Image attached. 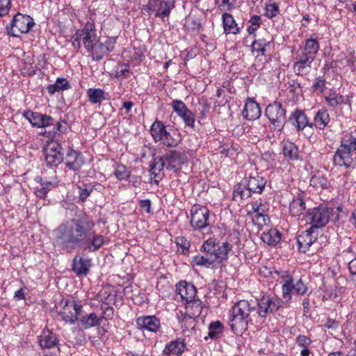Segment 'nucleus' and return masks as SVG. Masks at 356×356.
I'll list each match as a JSON object with an SVG mask.
<instances>
[{
  "mask_svg": "<svg viewBox=\"0 0 356 356\" xmlns=\"http://www.w3.org/2000/svg\"><path fill=\"white\" fill-rule=\"evenodd\" d=\"M95 226L89 215L84 212L76 214L55 229L56 241L67 252H72L79 247L89 252H97L106 241L104 236L95 233Z\"/></svg>",
  "mask_w": 356,
  "mask_h": 356,
  "instance_id": "f257e3e1",
  "label": "nucleus"
},
{
  "mask_svg": "<svg viewBox=\"0 0 356 356\" xmlns=\"http://www.w3.org/2000/svg\"><path fill=\"white\" fill-rule=\"evenodd\" d=\"M356 151V130L347 134L334 155V163L339 166L348 168L353 163V155Z\"/></svg>",
  "mask_w": 356,
  "mask_h": 356,
  "instance_id": "f03ea898",
  "label": "nucleus"
},
{
  "mask_svg": "<svg viewBox=\"0 0 356 356\" xmlns=\"http://www.w3.org/2000/svg\"><path fill=\"white\" fill-rule=\"evenodd\" d=\"M266 184V180L261 176L245 177L238 187L234 190V196H240L241 199L249 198L252 194H261Z\"/></svg>",
  "mask_w": 356,
  "mask_h": 356,
  "instance_id": "7ed1b4c3",
  "label": "nucleus"
},
{
  "mask_svg": "<svg viewBox=\"0 0 356 356\" xmlns=\"http://www.w3.org/2000/svg\"><path fill=\"white\" fill-rule=\"evenodd\" d=\"M232 248L233 245L227 241L216 243L213 239L209 238L204 241L200 247V252L211 254L216 263L218 264L227 260Z\"/></svg>",
  "mask_w": 356,
  "mask_h": 356,
  "instance_id": "20e7f679",
  "label": "nucleus"
},
{
  "mask_svg": "<svg viewBox=\"0 0 356 356\" xmlns=\"http://www.w3.org/2000/svg\"><path fill=\"white\" fill-rule=\"evenodd\" d=\"M150 132L156 142H161L167 147H176L179 141V137L175 130L167 129V127L159 120H156L151 126Z\"/></svg>",
  "mask_w": 356,
  "mask_h": 356,
  "instance_id": "39448f33",
  "label": "nucleus"
},
{
  "mask_svg": "<svg viewBox=\"0 0 356 356\" xmlns=\"http://www.w3.org/2000/svg\"><path fill=\"white\" fill-rule=\"evenodd\" d=\"M72 40V46L77 49L81 48V42L86 49L93 45L99 40L95 23L88 22L83 29L76 31Z\"/></svg>",
  "mask_w": 356,
  "mask_h": 356,
  "instance_id": "423d86ee",
  "label": "nucleus"
},
{
  "mask_svg": "<svg viewBox=\"0 0 356 356\" xmlns=\"http://www.w3.org/2000/svg\"><path fill=\"white\" fill-rule=\"evenodd\" d=\"M202 310V301L200 299H193L186 303L185 312L179 311L177 317L181 327L186 329L193 328L195 326V318L198 317Z\"/></svg>",
  "mask_w": 356,
  "mask_h": 356,
  "instance_id": "0eeeda50",
  "label": "nucleus"
},
{
  "mask_svg": "<svg viewBox=\"0 0 356 356\" xmlns=\"http://www.w3.org/2000/svg\"><path fill=\"white\" fill-rule=\"evenodd\" d=\"M35 23L29 15L17 13L10 24L6 26L8 35L19 37L21 34L27 33L34 26Z\"/></svg>",
  "mask_w": 356,
  "mask_h": 356,
  "instance_id": "6e6552de",
  "label": "nucleus"
},
{
  "mask_svg": "<svg viewBox=\"0 0 356 356\" xmlns=\"http://www.w3.org/2000/svg\"><path fill=\"white\" fill-rule=\"evenodd\" d=\"M60 309L58 312L61 318L67 323L74 324L79 320L82 313V305L75 299H63L60 302Z\"/></svg>",
  "mask_w": 356,
  "mask_h": 356,
  "instance_id": "1a4fd4ad",
  "label": "nucleus"
},
{
  "mask_svg": "<svg viewBox=\"0 0 356 356\" xmlns=\"http://www.w3.org/2000/svg\"><path fill=\"white\" fill-rule=\"evenodd\" d=\"M265 115L273 126L274 130L280 132L286 122V109L282 104L275 101L268 104L265 110Z\"/></svg>",
  "mask_w": 356,
  "mask_h": 356,
  "instance_id": "9d476101",
  "label": "nucleus"
},
{
  "mask_svg": "<svg viewBox=\"0 0 356 356\" xmlns=\"http://www.w3.org/2000/svg\"><path fill=\"white\" fill-rule=\"evenodd\" d=\"M332 210L325 207H318L309 209L305 214L307 223L312 228L316 229L324 227L329 222Z\"/></svg>",
  "mask_w": 356,
  "mask_h": 356,
  "instance_id": "9b49d317",
  "label": "nucleus"
},
{
  "mask_svg": "<svg viewBox=\"0 0 356 356\" xmlns=\"http://www.w3.org/2000/svg\"><path fill=\"white\" fill-rule=\"evenodd\" d=\"M116 40L113 38H108L104 40L99 39L93 45L86 49L87 53L93 60H100L104 56L114 49Z\"/></svg>",
  "mask_w": 356,
  "mask_h": 356,
  "instance_id": "f8f14e48",
  "label": "nucleus"
},
{
  "mask_svg": "<svg viewBox=\"0 0 356 356\" xmlns=\"http://www.w3.org/2000/svg\"><path fill=\"white\" fill-rule=\"evenodd\" d=\"M209 210L199 204L193 205L191 209V225L195 229L202 230L209 225Z\"/></svg>",
  "mask_w": 356,
  "mask_h": 356,
  "instance_id": "ddd939ff",
  "label": "nucleus"
},
{
  "mask_svg": "<svg viewBox=\"0 0 356 356\" xmlns=\"http://www.w3.org/2000/svg\"><path fill=\"white\" fill-rule=\"evenodd\" d=\"M283 301L277 297L263 296L256 304L258 307L257 313L261 317L265 318L268 314L277 312L282 306Z\"/></svg>",
  "mask_w": 356,
  "mask_h": 356,
  "instance_id": "4468645a",
  "label": "nucleus"
},
{
  "mask_svg": "<svg viewBox=\"0 0 356 356\" xmlns=\"http://www.w3.org/2000/svg\"><path fill=\"white\" fill-rule=\"evenodd\" d=\"M167 164V170L177 172L181 169L184 164L187 163L188 159L184 152L170 150L164 155Z\"/></svg>",
  "mask_w": 356,
  "mask_h": 356,
  "instance_id": "2eb2a0df",
  "label": "nucleus"
},
{
  "mask_svg": "<svg viewBox=\"0 0 356 356\" xmlns=\"http://www.w3.org/2000/svg\"><path fill=\"white\" fill-rule=\"evenodd\" d=\"M62 147L57 142L49 143L44 149L45 161L48 165L56 167L63 161Z\"/></svg>",
  "mask_w": 356,
  "mask_h": 356,
  "instance_id": "dca6fc26",
  "label": "nucleus"
},
{
  "mask_svg": "<svg viewBox=\"0 0 356 356\" xmlns=\"http://www.w3.org/2000/svg\"><path fill=\"white\" fill-rule=\"evenodd\" d=\"M315 58L306 53L298 50L295 57L293 70L298 75L307 74L312 68V63Z\"/></svg>",
  "mask_w": 356,
  "mask_h": 356,
  "instance_id": "f3484780",
  "label": "nucleus"
},
{
  "mask_svg": "<svg viewBox=\"0 0 356 356\" xmlns=\"http://www.w3.org/2000/svg\"><path fill=\"white\" fill-rule=\"evenodd\" d=\"M149 10L155 12V17L164 18L168 17L171 10L175 8L172 1L152 0L148 3Z\"/></svg>",
  "mask_w": 356,
  "mask_h": 356,
  "instance_id": "a211bd4d",
  "label": "nucleus"
},
{
  "mask_svg": "<svg viewBox=\"0 0 356 356\" xmlns=\"http://www.w3.org/2000/svg\"><path fill=\"white\" fill-rule=\"evenodd\" d=\"M136 327L141 330L156 333L161 327V321L154 315L142 316L136 319Z\"/></svg>",
  "mask_w": 356,
  "mask_h": 356,
  "instance_id": "6ab92c4d",
  "label": "nucleus"
},
{
  "mask_svg": "<svg viewBox=\"0 0 356 356\" xmlns=\"http://www.w3.org/2000/svg\"><path fill=\"white\" fill-rule=\"evenodd\" d=\"M231 310L250 322L251 314L256 312V304L254 301L241 300L232 306Z\"/></svg>",
  "mask_w": 356,
  "mask_h": 356,
  "instance_id": "aec40b11",
  "label": "nucleus"
},
{
  "mask_svg": "<svg viewBox=\"0 0 356 356\" xmlns=\"http://www.w3.org/2000/svg\"><path fill=\"white\" fill-rule=\"evenodd\" d=\"M172 107L177 115L184 121L186 126L193 127L195 124L194 114L186 107V104L180 100H173Z\"/></svg>",
  "mask_w": 356,
  "mask_h": 356,
  "instance_id": "412c9836",
  "label": "nucleus"
},
{
  "mask_svg": "<svg viewBox=\"0 0 356 356\" xmlns=\"http://www.w3.org/2000/svg\"><path fill=\"white\" fill-rule=\"evenodd\" d=\"M24 117L33 126L37 127H49L52 124V118L40 113L26 111Z\"/></svg>",
  "mask_w": 356,
  "mask_h": 356,
  "instance_id": "4be33fe9",
  "label": "nucleus"
},
{
  "mask_svg": "<svg viewBox=\"0 0 356 356\" xmlns=\"http://www.w3.org/2000/svg\"><path fill=\"white\" fill-rule=\"evenodd\" d=\"M317 239V234L312 227L302 232L297 237L299 250L302 252H306L309 248Z\"/></svg>",
  "mask_w": 356,
  "mask_h": 356,
  "instance_id": "5701e85b",
  "label": "nucleus"
},
{
  "mask_svg": "<svg viewBox=\"0 0 356 356\" xmlns=\"http://www.w3.org/2000/svg\"><path fill=\"white\" fill-rule=\"evenodd\" d=\"M38 341L41 349H51L58 345V338L54 332L49 329H44L38 337Z\"/></svg>",
  "mask_w": 356,
  "mask_h": 356,
  "instance_id": "b1692460",
  "label": "nucleus"
},
{
  "mask_svg": "<svg viewBox=\"0 0 356 356\" xmlns=\"http://www.w3.org/2000/svg\"><path fill=\"white\" fill-rule=\"evenodd\" d=\"M248 320H245L240 316H238L232 310L229 312V325L231 330L236 334H242L248 327Z\"/></svg>",
  "mask_w": 356,
  "mask_h": 356,
  "instance_id": "393cba45",
  "label": "nucleus"
},
{
  "mask_svg": "<svg viewBox=\"0 0 356 356\" xmlns=\"http://www.w3.org/2000/svg\"><path fill=\"white\" fill-rule=\"evenodd\" d=\"M63 162L70 170L73 171H79L84 163L80 154L72 148H68L66 156L63 158Z\"/></svg>",
  "mask_w": 356,
  "mask_h": 356,
  "instance_id": "a878e982",
  "label": "nucleus"
},
{
  "mask_svg": "<svg viewBox=\"0 0 356 356\" xmlns=\"http://www.w3.org/2000/svg\"><path fill=\"white\" fill-rule=\"evenodd\" d=\"M176 293L177 295H179L181 300L186 303L195 299L196 289L191 283L182 281L176 285Z\"/></svg>",
  "mask_w": 356,
  "mask_h": 356,
  "instance_id": "bb28decb",
  "label": "nucleus"
},
{
  "mask_svg": "<svg viewBox=\"0 0 356 356\" xmlns=\"http://www.w3.org/2000/svg\"><path fill=\"white\" fill-rule=\"evenodd\" d=\"M90 266V259H86L76 255L72 261V270L77 276L86 275L89 272Z\"/></svg>",
  "mask_w": 356,
  "mask_h": 356,
  "instance_id": "cd10ccee",
  "label": "nucleus"
},
{
  "mask_svg": "<svg viewBox=\"0 0 356 356\" xmlns=\"http://www.w3.org/2000/svg\"><path fill=\"white\" fill-rule=\"evenodd\" d=\"M186 347L184 339H178L168 343L164 349L163 355L168 356H181Z\"/></svg>",
  "mask_w": 356,
  "mask_h": 356,
  "instance_id": "c85d7f7f",
  "label": "nucleus"
},
{
  "mask_svg": "<svg viewBox=\"0 0 356 356\" xmlns=\"http://www.w3.org/2000/svg\"><path fill=\"white\" fill-rule=\"evenodd\" d=\"M289 121L298 131L303 130L307 126L313 127V123L309 121L305 113L298 110L292 113L289 117Z\"/></svg>",
  "mask_w": 356,
  "mask_h": 356,
  "instance_id": "c756f323",
  "label": "nucleus"
},
{
  "mask_svg": "<svg viewBox=\"0 0 356 356\" xmlns=\"http://www.w3.org/2000/svg\"><path fill=\"white\" fill-rule=\"evenodd\" d=\"M244 118L248 120H254L261 116L259 105L254 101L248 99L242 112Z\"/></svg>",
  "mask_w": 356,
  "mask_h": 356,
  "instance_id": "7c9ffc66",
  "label": "nucleus"
},
{
  "mask_svg": "<svg viewBox=\"0 0 356 356\" xmlns=\"http://www.w3.org/2000/svg\"><path fill=\"white\" fill-rule=\"evenodd\" d=\"M282 284V297L286 301H289L291 299V292L293 289V280L292 276L288 273L284 272L281 276Z\"/></svg>",
  "mask_w": 356,
  "mask_h": 356,
  "instance_id": "2f4dec72",
  "label": "nucleus"
},
{
  "mask_svg": "<svg viewBox=\"0 0 356 356\" xmlns=\"http://www.w3.org/2000/svg\"><path fill=\"white\" fill-rule=\"evenodd\" d=\"M216 263L214 261L211 254H205L202 255L197 254L192 258L191 265L193 266H201L205 268H213L216 266Z\"/></svg>",
  "mask_w": 356,
  "mask_h": 356,
  "instance_id": "473e14b6",
  "label": "nucleus"
},
{
  "mask_svg": "<svg viewBox=\"0 0 356 356\" xmlns=\"http://www.w3.org/2000/svg\"><path fill=\"white\" fill-rule=\"evenodd\" d=\"M223 29L225 34H238L240 29L233 17V16L227 13H225L222 16Z\"/></svg>",
  "mask_w": 356,
  "mask_h": 356,
  "instance_id": "72a5a7b5",
  "label": "nucleus"
},
{
  "mask_svg": "<svg viewBox=\"0 0 356 356\" xmlns=\"http://www.w3.org/2000/svg\"><path fill=\"white\" fill-rule=\"evenodd\" d=\"M282 234L276 229L264 231L261 236L262 241L268 245L275 246L281 241Z\"/></svg>",
  "mask_w": 356,
  "mask_h": 356,
  "instance_id": "f704fd0d",
  "label": "nucleus"
},
{
  "mask_svg": "<svg viewBox=\"0 0 356 356\" xmlns=\"http://www.w3.org/2000/svg\"><path fill=\"white\" fill-rule=\"evenodd\" d=\"M165 167L167 169V164L164 156L155 157L151 165L150 172L154 177H161L163 175V170Z\"/></svg>",
  "mask_w": 356,
  "mask_h": 356,
  "instance_id": "c9c22d12",
  "label": "nucleus"
},
{
  "mask_svg": "<svg viewBox=\"0 0 356 356\" xmlns=\"http://www.w3.org/2000/svg\"><path fill=\"white\" fill-rule=\"evenodd\" d=\"M330 120V115L327 111L322 108L316 113L314 125L316 129H324Z\"/></svg>",
  "mask_w": 356,
  "mask_h": 356,
  "instance_id": "e433bc0d",
  "label": "nucleus"
},
{
  "mask_svg": "<svg viewBox=\"0 0 356 356\" xmlns=\"http://www.w3.org/2000/svg\"><path fill=\"white\" fill-rule=\"evenodd\" d=\"M79 319L81 325L85 329H89L92 327L99 325L102 323L99 316H97V315L94 312L82 316L80 318H79Z\"/></svg>",
  "mask_w": 356,
  "mask_h": 356,
  "instance_id": "4c0bfd02",
  "label": "nucleus"
},
{
  "mask_svg": "<svg viewBox=\"0 0 356 356\" xmlns=\"http://www.w3.org/2000/svg\"><path fill=\"white\" fill-rule=\"evenodd\" d=\"M44 128L45 130L42 132V135L51 140H53L57 135H60L63 132L61 124L56 122L53 118L52 124L49 127H44Z\"/></svg>",
  "mask_w": 356,
  "mask_h": 356,
  "instance_id": "58836bf2",
  "label": "nucleus"
},
{
  "mask_svg": "<svg viewBox=\"0 0 356 356\" xmlns=\"http://www.w3.org/2000/svg\"><path fill=\"white\" fill-rule=\"evenodd\" d=\"M305 209V202L300 197L293 199L289 204L290 214L294 217L300 216Z\"/></svg>",
  "mask_w": 356,
  "mask_h": 356,
  "instance_id": "ea45409f",
  "label": "nucleus"
},
{
  "mask_svg": "<svg viewBox=\"0 0 356 356\" xmlns=\"http://www.w3.org/2000/svg\"><path fill=\"white\" fill-rule=\"evenodd\" d=\"M310 186L316 191L328 190L330 187V181L326 177L321 175H314L310 179Z\"/></svg>",
  "mask_w": 356,
  "mask_h": 356,
  "instance_id": "a19ab883",
  "label": "nucleus"
},
{
  "mask_svg": "<svg viewBox=\"0 0 356 356\" xmlns=\"http://www.w3.org/2000/svg\"><path fill=\"white\" fill-rule=\"evenodd\" d=\"M326 102L330 106L335 107L341 104H346L348 101V97L343 96L336 91L330 92L325 97Z\"/></svg>",
  "mask_w": 356,
  "mask_h": 356,
  "instance_id": "79ce46f5",
  "label": "nucleus"
},
{
  "mask_svg": "<svg viewBox=\"0 0 356 356\" xmlns=\"http://www.w3.org/2000/svg\"><path fill=\"white\" fill-rule=\"evenodd\" d=\"M304 53L310 55L313 58H316V56L319 50L318 41L316 39L309 38L305 41V46L303 48L300 49Z\"/></svg>",
  "mask_w": 356,
  "mask_h": 356,
  "instance_id": "37998d69",
  "label": "nucleus"
},
{
  "mask_svg": "<svg viewBox=\"0 0 356 356\" xmlns=\"http://www.w3.org/2000/svg\"><path fill=\"white\" fill-rule=\"evenodd\" d=\"M339 63L348 67L351 71H354L356 69V56L355 55V51L347 50L340 59Z\"/></svg>",
  "mask_w": 356,
  "mask_h": 356,
  "instance_id": "c03bdc74",
  "label": "nucleus"
},
{
  "mask_svg": "<svg viewBox=\"0 0 356 356\" xmlns=\"http://www.w3.org/2000/svg\"><path fill=\"white\" fill-rule=\"evenodd\" d=\"M283 154L290 159H297L298 157V147L291 142H286L283 146Z\"/></svg>",
  "mask_w": 356,
  "mask_h": 356,
  "instance_id": "a18cd8bd",
  "label": "nucleus"
},
{
  "mask_svg": "<svg viewBox=\"0 0 356 356\" xmlns=\"http://www.w3.org/2000/svg\"><path fill=\"white\" fill-rule=\"evenodd\" d=\"M175 243L177 247V252L184 255H188L191 247V242L184 236H180L175 238Z\"/></svg>",
  "mask_w": 356,
  "mask_h": 356,
  "instance_id": "49530a36",
  "label": "nucleus"
},
{
  "mask_svg": "<svg viewBox=\"0 0 356 356\" xmlns=\"http://www.w3.org/2000/svg\"><path fill=\"white\" fill-rule=\"evenodd\" d=\"M113 174L119 181L127 180L131 177V170L122 164L117 165Z\"/></svg>",
  "mask_w": 356,
  "mask_h": 356,
  "instance_id": "de8ad7c7",
  "label": "nucleus"
},
{
  "mask_svg": "<svg viewBox=\"0 0 356 356\" xmlns=\"http://www.w3.org/2000/svg\"><path fill=\"white\" fill-rule=\"evenodd\" d=\"M250 216L252 218L253 224L257 226L259 228H261L264 225H266L270 221L267 213H254Z\"/></svg>",
  "mask_w": 356,
  "mask_h": 356,
  "instance_id": "09e8293b",
  "label": "nucleus"
},
{
  "mask_svg": "<svg viewBox=\"0 0 356 356\" xmlns=\"http://www.w3.org/2000/svg\"><path fill=\"white\" fill-rule=\"evenodd\" d=\"M131 75V73L127 65H120L115 71V76L118 80L121 81V86H122V81L129 78Z\"/></svg>",
  "mask_w": 356,
  "mask_h": 356,
  "instance_id": "8fccbe9b",
  "label": "nucleus"
},
{
  "mask_svg": "<svg viewBox=\"0 0 356 356\" xmlns=\"http://www.w3.org/2000/svg\"><path fill=\"white\" fill-rule=\"evenodd\" d=\"M269 44L270 42L263 38L255 40L252 42L251 47L252 51H257L260 53L261 55L264 56L266 54V49L268 46H269Z\"/></svg>",
  "mask_w": 356,
  "mask_h": 356,
  "instance_id": "3c124183",
  "label": "nucleus"
},
{
  "mask_svg": "<svg viewBox=\"0 0 356 356\" xmlns=\"http://www.w3.org/2000/svg\"><path fill=\"white\" fill-rule=\"evenodd\" d=\"M88 97L92 104H100L106 99L104 90H88Z\"/></svg>",
  "mask_w": 356,
  "mask_h": 356,
  "instance_id": "603ef678",
  "label": "nucleus"
},
{
  "mask_svg": "<svg viewBox=\"0 0 356 356\" xmlns=\"http://www.w3.org/2000/svg\"><path fill=\"white\" fill-rule=\"evenodd\" d=\"M222 324L220 321L211 323L209 326V337L211 339H217L218 335L222 332Z\"/></svg>",
  "mask_w": 356,
  "mask_h": 356,
  "instance_id": "864d4df0",
  "label": "nucleus"
},
{
  "mask_svg": "<svg viewBox=\"0 0 356 356\" xmlns=\"http://www.w3.org/2000/svg\"><path fill=\"white\" fill-rule=\"evenodd\" d=\"M237 0H215L216 4L221 11H230L235 8Z\"/></svg>",
  "mask_w": 356,
  "mask_h": 356,
  "instance_id": "5fc2aeb1",
  "label": "nucleus"
},
{
  "mask_svg": "<svg viewBox=\"0 0 356 356\" xmlns=\"http://www.w3.org/2000/svg\"><path fill=\"white\" fill-rule=\"evenodd\" d=\"M71 87L72 86L67 79L58 78L54 84H50L48 86L47 89H68Z\"/></svg>",
  "mask_w": 356,
  "mask_h": 356,
  "instance_id": "6e6d98bb",
  "label": "nucleus"
},
{
  "mask_svg": "<svg viewBox=\"0 0 356 356\" xmlns=\"http://www.w3.org/2000/svg\"><path fill=\"white\" fill-rule=\"evenodd\" d=\"M279 13V6L275 3H266L265 8V16L268 18H273Z\"/></svg>",
  "mask_w": 356,
  "mask_h": 356,
  "instance_id": "4d7b16f0",
  "label": "nucleus"
},
{
  "mask_svg": "<svg viewBox=\"0 0 356 356\" xmlns=\"http://www.w3.org/2000/svg\"><path fill=\"white\" fill-rule=\"evenodd\" d=\"M250 25L248 28V33L252 35L254 34L255 31L259 27L261 24V17L259 15H253L249 20Z\"/></svg>",
  "mask_w": 356,
  "mask_h": 356,
  "instance_id": "13d9d810",
  "label": "nucleus"
},
{
  "mask_svg": "<svg viewBox=\"0 0 356 356\" xmlns=\"http://www.w3.org/2000/svg\"><path fill=\"white\" fill-rule=\"evenodd\" d=\"M293 289L297 294L301 296L306 294L308 291V287L302 278H300L295 284L293 283Z\"/></svg>",
  "mask_w": 356,
  "mask_h": 356,
  "instance_id": "bf43d9fd",
  "label": "nucleus"
},
{
  "mask_svg": "<svg viewBox=\"0 0 356 356\" xmlns=\"http://www.w3.org/2000/svg\"><path fill=\"white\" fill-rule=\"evenodd\" d=\"M129 52L131 61L133 62L134 65L139 64L144 59V55L140 51L134 49L132 51H129Z\"/></svg>",
  "mask_w": 356,
  "mask_h": 356,
  "instance_id": "052dcab7",
  "label": "nucleus"
},
{
  "mask_svg": "<svg viewBox=\"0 0 356 356\" xmlns=\"http://www.w3.org/2000/svg\"><path fill=\"white\" fill-rule=\"evenodd\" d=\"M79 197L81 202H84L86 199L90 195L92 189L88 188H83L78 186Z\"/></svg>",
  "mask_w": 356,
  "mask_h": 356,
  "instance_id": "680f3d73",
  "label": "nucleus"
},
{
  "mask_svg": "<svg viewBox=\"0 0 356 356\" xmlns=\"http://www.w3.org/2000/svg\"><path fill=\"white\" fill-rule=\"evenodd\" d=\"M114 315V309L112 307L106 306L104 309H103V314L99 316L101 323H102L103 320L108 321L109 319H112Z\"/></svg>",
  "mask_w": 356,
  "mask_h": 356,
  "instance_id": "e2e57ef3",
  "label": "nucleus"
},
{
  "mask_svg": "<svg viewBox=\"0 0 356 356\" xmlns=\"http://www.w3.org/2000/svg\"><path fill=\"white\" fill-rule=\"evenodd\" d=\"M312 341L310 337L300 334L296 338V344L298 347L304 346V345H312Z\"/></svg>",
  "mask_w": 356,
  "mask_h": 356,
  "instance_id": "0e129e2a",
  "label": "nucleus"
},
{
  "mask_svg": "<svg viewBox=\"0 0 356 356\" xmlns=\"http://www.w3.org/2000/svg\"><path fill=\"white\" fill-rule=\"evenodd\" d=\"M323 326L325 328L328 329V330H331L335 331L339 327V322L336 321V320H334V319H332L330 318H327L326 319Z\"/></svg>",
  "mask_w": 356,
  "mask_h": 356,
  "instance_id": "69168bd1",
  "label": "nucleus"
},
{
  "mask_svg": "<svg viewBox=\"0 0 356 356\" xmlns=\"http://www.w3.org/2000/svg\"><path fill=\"white\" fill-rule=\"evenodd\" d=\"M37 179H38V181L40 182L41 186L43 188H45L47 191H49L53 187H55L56 186V182L55 181H47L42 180V177H37Z\"/></svg>",
  "mask_w": 356,
  "mask_h": 356,
  "instance_id": "338daca9",
  "label": "nucleus"
},
{
  "mask_svg": "<svg viewBox=\"0 0 356 356\" xmlns=\"http://www.w3.org/2000/svg\"><path fill=\"white\" fill-rule=\"evenodd\" d=\"M140 208L144 210L147 213H152V202L149 200H142L139 202Z\"/></svg>",
  "mask_w": 356,
  "mask_h": 356,
  "instance_id": "774afa93",
  "label": "nucleus"
}]
</instances>
